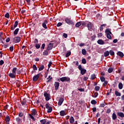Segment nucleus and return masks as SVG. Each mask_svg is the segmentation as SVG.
Wrapping results in <instances>:
<instances>
[{
  "label": "nucleus",
  "mask_w": 124,
  "mask_h": 124,
  "mask_svg": "<svg viewBox=\"0 0 124 124\" xmlns=\"http://www.w3.org/2000/svg\"><path fill=\"white\" fill-rule=\"evenodd\" d=\"M44 96L45 97V99L46 101H49L51 99L50 94L47 93L46 91L44 92Z\"/></svg>",
  "instance_id": "2"
},
{
  "label": "nucleus",
  "mask_w": 124,
  "mask_h": 124,
  "mask_svg": "<svg viewBox=\"0 0 124 124\" xmlns=\"http://www.w3.org/2000/svg\"><path fill=\"white\" fill-rule=\"evenodd\" d=\"M48 23V22L47 20H45L44 21V22L42 23V27L45 29H47V27L46 26V24Z\"/></svg>",
  "instance_id": "11"
},
{
  "label": "nucleus",
  "mask_w": 124,
  "mask_h": 124,
  "mask_svg": "<svg viewBox=\"0 0 124 124\" xmlns=\"http://www.w3.org/2000/svg\"><path fill=\"white\" fill-rule=\"evenodd\" d=\"M40 123H41V124H46V119H42L40 120Z\"/></svg>",
  "instance_id": "30"
},
{
  "label": "nucleus",
  "mask_w": 124,
  "mask_h": 124,
  "mask_svg": "<svg viewBox=\"0 0 124 124\" xmlns=\"http://www.w3.org/2000/svg\"><path fill=\"white\" fill-rule=\"evenodd\" d=\"M62 36H63V37H64L65 38H67V37H68L67 34L65 33H63Z\"/></svg>",
  "instance_id": "58"
},
{
  "label": "nucleus",
  "mask_w": 124,
  "mask_h": 124,
  "mask_svg": "<svg viewBox=\"0 0 124 124\" xmlns=\"http://www.w3.org/2000/svg\"><path fill=\"white\" fill-rule=\"evenodd\" d=\"M41 75V73H40L38 74L37 75L34 76L32 78V81H36L39 79L40 76Z\"/></svg>",
  "instance_id": "7"
},
{
  "label": "nucleus",
  "mask_w": 124,
  "mask_h": 124,
  "mask_svg": "<svg viewBox=\"0 0 124 124\" xmlns=\"http://www.w3.org/2000/svg\"><path fill=\"white\" fill-rule=\"evenodd\" d=\"M109 54L112 57L115 56V52L112 50L109 51Z\"/></svg>",
  "instance_id": "26"
},
{
  "label": "nucleus",
  "mask_w": 124,
  "mask_h": 124,
  "mask_svg": "<svg viewBox=\"0 0 124 124\" xmlns=\"http://www.w3.org/2000/svg\"><path fill=\"white\" fill-rule=\"evenodd\" d=\"M69 122L70 124H73L75 122L74 118L73 116H71L69 119Z\"/></svg>",
  "instance_id": "23"
},
{
  "label": "nucleus",
  "mask_w": 124,
  "mask_h": 124,
  "mask_svg": "<svg viewBox=\"0 0 124 124\" xmlns=\"http://www.w3.org/2000/svg\"><path fill=\"white\" fill-rule=\"evenodd\" d=\"M78 69L80 71V74L82 75H84L87 72V70L82 68L81 65H79L78 66Z\"/></svg>",
  "instance_id": "3"
},
{
  "label": "nucleus",
  "mask_w": 124,
  "mask_h": 124,
  "mask_svg": "<svg viewBox=\"0 0 124 124\" xmlns=\"http://www.w3.org/2000/svg\"><path fill=\"white\" fill-rule=\"evenodd\" d=\"M62 25V23L61 22H59V23H57V27H59Z\"/></svg>",
  "instance_id": "56"
},
{
  "label": "nucleus",
  "mask_w": 124,
  "mask_h": 124,
  "mask_svg": "<svg viewBox=\"0 0 124 124\" xmlns=\"http://www.w3.org/2000/svg\"><path fill=\"white\" fill-rule=\"evenodd\" d=\"M81 53H82V54L83 55H86L87 51H86V50L85 49H82V50H81Z\"/></svg>",
  "instance_id": "35"
},
{
  "label": "nucleus",
  "mask_w": 124,
  "mask_h": 124,
  "mask_svg": "<svg viewBox=\"0 0 124 124\" xmlns=\"http://www.w3.org/2000/svg\"><path fill=\"white\" fill-rule=\"evenodd\" d=\"M111 110L110 108H108L107 110L106 113H109L111 112Z\"/></svg>",
  "instance_id": "59"
},
{
  "label": "nucleus",
  "mask_w": 124,
  "mask_h": 124,
  "mask_svg": "<svg viewBox=\"0 0 124 124\" xmlns=\"http://www.w3.org/2000/svg\"><path fill=\"white\" fill-rule=\"evenodd\" d=\"M12 73L8 74V76L11 78H16V74H20L21 72L20 69H17L16 67H14L13 68Z\"/></svg>",
  "instance_id": "1"
},
{
  "label": "nucleus",
  "mask_w": 124,
  "mask_h": 124,
  "mask_svg": "<svg viewBox=\"0 0 124 124\" xmlns=\"http://www.w3.org/2000/svg\"><path fill=\"white\" fill-rule=\"evenodd\" d=\"M22 106H25L27 105V100L26 98H23L22 101H21Z\"/></svg>",
  "instance_id": "16"
},
{
  "label": "nucleus",
  "mask_w": 124,
  "mask_h": 124,
  "mask_svg": "<svg viewBox=\"0 0 124 124\" xmlns=\"http://www.w3.org/2000/svg\"><path fill=\"white\" fill-rule=\"evenodd\" d=\"M107 38L109 39H112V37L110 35V34H107Z\"/></svg>",
  "instance_id": "52"
},
{
  "label": "nucleus",
  "mask_w": 124,
  "mask_h": 124,
  "mask_svg": "<svg viewBox=\"0 0 124 124\" xmlns=\"http://www.w3.org/2000/svg\"><path fill=\"white\" fill-rule=\"evenodd\" d=\"M97 43L99 44V45H104L105 44V42L104 41L102 40V39H99L97 41Z\"/></svg>",
  "instance_id": "17"
},
{
  "label": "nucleus",
  "mask_w": 124,
  "mask_h": 124,
  "mask_svg": "<svg viewBox=\"0 0 124 124\" xmlns=\"http://www.w3.org/2000/svg\"><path fill=\"white\" fill-rule=\"evenodd\" d=\"M32 68H33V70H38L37 66L35 64L33 65Z\"/></svg>",
  "instance_id": "50"
},
{
  "label": "nucleus",
  "mask_w": 124,
  "mask_h": 124,
  "mask_svg": "<svg viewBox=\"0 0 124 124\" xmlns=\"http://www.w3.org/2000/svg\"><path fill=\"white\" fill-rule=\"evenodd\" d=\"M71 55V52H68L66 53V55H65V57H66V58H68V57H69Z\"/></svg>",
  "instance_id": "44"
},
{
  "label": "nucleus",
  "mask_w": 124,
  "mask_h": 124,
  "mask_svg": "<svg viewBox=\"0 0 124 124\" xmlns=\"http://www.w3.org/2000/svg\"><path fill=\"white\" fill-rule=\"evenodd\" d=\"M117 55L119 56L121 58L124 57V53L122 52H118L117 53Z\"/></svg>",
  "instance_id": "22"
},
{
  "label": "nucleus",
  "mask_w": 124,
  "mask_h": 124,
  "mask_svg": "<svg viewBox=\"0 0 124 124\" xmlns=\"http://www.w3.org/2000/svg\"><path fill=\"white\" fill-rule=\"evenodd\" d=\"M79 91L81 92H84L85 91V90L84 89H78Z\"/></svg>",
  "instance_id": "63"
},
{
  "label": "nucleus",
  "mask_w": 124,
  "mask_h": 124,
  "mask_svg": "<svg viewBox=\"0 0 124 124\" xmlns=\"http://www.w3.org/2000/svg\"><path fill=\"white\" fill-rule=\"evenodd\" d=\"M112 120H113L114 121H115L116 119H117V115H116L115 113H113L112 114Z\"/></svg>",
  "instance_id": "28"
},
{
  "label": "nucleus",
  "mask_w": 124,
  "mask_h": 124,
  "mask_svg": "<svg viewBox=\"0 0 124 124\" xmlns=\"http://www.w3.org/2000/svg\"><path fill=\"white\" fill-rule=\"evenodd\" d=\"M104 83H103V85H104V86H106L108 85V81L105 80V81H104Z\"/></svg>",
  "instance_id": "55"
},
{
  "label": "nucleus",
  "mask_w": 124,
  "mask_h": 124,
  "mask_svg": "<svg viewBox=\"0 0 124 124\" xmlns=\"http://www.w3.org/2000/svg\"><path fill=\"white\" fill-rule=\"evenodd\" d=\"M10 121V116H7L5 118V121L6 122V124H7V123H9Z\"/></svg>",
  "instance_id": "20"
},
{
  "label": "nucleus",
  "mask_w": 124,
  "mask_h": 124,
  "mask_svg": "<svg viewBox=\"0 0 124 124\" xmlns=\"http://www.w3.org/2000/svg\"><path fill=\"white\" fill-rule=\"evenodd\" d=\"M117 1V0H112V1L111 0H109L108 1V5H111L112 3H113V5H115V3Z\"/></svg>",
  "instance_id": "19"
},
{
  "label": "nucleus",
  "mask_w": 124,
  "mask_h": 124,
  "mask_svg": "<svg viewBox=\"0 0 124 124\" xmlns=\"http://www.w3.org/2000/svg\"><path fill=\"white\" fill-rule=\"evenodd\" d=\"M88 21H85V22L84 21H83V22L81 21V25H82V26H84L88 24Z\"/></svg>",
  "instance_id": "40"
},
{
  "label": "nucleus",
  "mask_w": 124,
  "mask_h": 124,
  "mask_svg": "<svg viewBox=\"0 0 124 124\" xmlns=\"http://www.w3.org/2000/svg\"><path fill=\"white\" fill-rule=\"evenodd\" d=\"M117 115L121 118H124V114L123 112H118Z\"/></svg>",
  "instance_id": "24"
},
{
  "label": "nucleus",
  "mask_w": 124,
  "mask_h": 124,
  "mask_svg": "<svg viewBox=\"0 0 124 124\" xmlns=\"http://www.w3.org/2000/svg\"><path fill=\"white\" fill-rule=\"evenodd\" d=\"M81 62H82V63L83 64H86V63H87L86 60L85 59H84V58H83V59H82Z\"/></svg>",
  "instance_id": "47"
},
{
  "label": "nucleus",
  "mask_w": 124,
  "mask_h": 124,
  "mask_svg": "<svg viewBox=\"0 0 124 124\" xmlns=\"http://www.w3.org/2000/svg\"><path fill=\"white\" fill-rule=\"evenodd\" d=\"M21 38L20 37H16L13 39V42L15 43H17L20 42Z\"/></svg>",
  "instance_id": "10"
},
{
  "label": "nucleus",
  "mask_w": 124,
  "mask_h": 124,
  "mask_svg": "<svg viewBox=\"0 0 124 124\" xmlns=\"http://www.w3.org/2000/svg\"><path fill=\"white\" fill-rule=\"evenodd\" d=\"M60 115L61 117H63V116H65L66 112L65 110H61L60 112Z\"/></svg>",
  "instance_id": "15"
},
{
  "label": "nucleus",
  "mask_w": 124,
  "mask_h": 124,
  "mask_svg": "<svg viewBox=\"0 0 124 124\" xmlns=\"http://www.w3.org/2000/svg\"><path fill=\"white\" fill-rule=\"evenodd\" d=\"M52 77H51L50 78L48 79V80L46 81V83H49V82H50L52 80Z\"/></svg>",
  "instance_id": "61"
},
{
  "label": "nucleus",
  "mask_w": 124,
  "mask_h": 124,
  "mask_svg": "<svg viewBox=\"0 0 124 124\" xmlns=\"http://www.w3.org/2000/svg\"><path fill=\"white\" fill-rule=\"evenodd\" d=\"M4 63V62L3 60L0 61V65H2Z\"/></svg>",
  "instance_id": "62"
},
{
  "label": "nucleus",
  "mask_w": 124,
  "mask_h": 124,
  "mask_svg": "<svg viewBox=\"0 0 124 124\" xmlns=\"http://www.w3.org/2000/svg\"><path fill=\"white\" fill-rule=\"evenodd\" d=\"M45 68V66L44 65H42L40 66V67L38 69V71H41L43 70H44V69Z\"/></svg>",
  "instance_id": "31"
},
{
  "label": "nucleus",
  "mask_w": 124,
  "mask_h": 124,
  "mask_svg": "<svg viewBox=\"0 0 124 124\" xmlns=\"http://www.w3.org/2000/svg\"><path fill=\"white\" fill-rule=\"evenodd\" d=\"M93 24L91 22H88V23H87V28H88V30L90 31H92L93 30Z\"/></svg>",
  "instance_id": "6"
},
{
  "label": "nucleus",
  "mask_w": 124,
  "mask_h": 124,
  "mask_svg": "<svg viewBox=\"0 0 124 124\" xmlns=\"http://www.w3.org/2000/svg\"><path fill=\"white\" fill-rule=\"evenodd\" d=\"M36 110L35 109H33L31 110V115H32L33 116H35L36 115Z\"/></svg>",
  "instance_id": "32"
},
{
  "label": "nucleus",
  "mask_w": 124,
  "mask_h": 124,
  "mask_svg": "<svg viewBox=\"0 0 124 124\" xmlns=\"http://www.w3.org/2000/svg\"><path fill=\"white\" fill-rule=\"evenodd\" d=\"M18 22L17 21H16L15 22V23L14 24V27H15V28H16L18 26Z\"/></svg>",
  "instance_id": "45"
},
{
  "label": "nucleus",
  "mask_w": 124,
  "mask_h": 124,
  "mask_svg": "<svg viewBox=\"0 0 124 124\" xmlns=\"http://www.w3.org/2000/svg\"><path fill=\"white\" fill-rule=\"evenodd\" d=\"M63 101H64V99L63 98H60L59 99V101H58V106H62V105L63 103Z\"/></svg>",
  "instance_id": "12"
},
{
  "label": "nucleus",
  "mask_w": 124,
  "mask_h": 124,
  "mask_svg": "<svg viewBox=\"0 0 124 124\" xmlns=\"http://www.w3.org/2000/svg\"><path fill=\"white\" fill-rule=\"evenodd\" d=\"M35 47L36 49H39L41 47V45L40 44H36L35 45Z\"/></svg>",
  "instance_id": "43"
},
{
  "label": "nucleus",
  "mask_w": 124,
  "mask_h": 124,
  "mask_svg": "<svg viewBox=\"0 0 124 124\" xmlns=\"http://www.w3.org/2000/svg\"><path fill=\"white\" fill-rule=\"evenodd\" d=\"M123 83H119V85H118V88L119 89H123Z\"/></svg>",
  "instance_id": "39"
},
{
  "label": "nucleus",
  "mask_w": 124,
  "mask_h": 124,
  "mask_svg": "<svg viewBox=\"0 0 124 124\" xmlns=\"http://www.w3.org/2000/svg\"><path fill=\"white\" fill-rule=\"evenodd\" d=\"M81 24H82V21L78 22L76 23L75 27L76 28H78L79 27H80L81 25Z\"/></svg>",
  "instance_id": "27"
},
{
  "label": "nucleus",
  "mask_w": 124,
  "mask_h": 124,
  "mask_svg": "<svg viewBox=\"0 0 124 124\" xmlns=\"http://www.w3.org/2000/svg\"><path fill=\"white\" fill-rule=\"evenodd\" d=\"M29 116L30 118H31V120H32V121H33L34 122V121H35L34 117L31 114H29Z\"/></svg>",
  "instance_id": "46"
},
{
  "label": "nucleus",
  "mask_w": 124,
  "mask_h": 124,
  "mask_svg": "<svg viewBox=\"0 0 124 124\" xmlns=\"http://www.w3.org/2000/svg\"><path fill=\"white\" fill-rule=\"evenodd\" d=\"M113 70H114V69L113 68L111 67V68H109L108 69V72L109 73H111L113 72Z\"/></svg>",
  "instance_id": "33"
},
{
  "label": "nucleus",
  "mask_w": 124,
  "mask_h": 124,
  "mask_svg": "<svg viewBox=\"0 0 124 124\" xmlns=\"http://www.w3.org/2000/svg\"><path fill=\"white\" fill-rule=\"evenodd\" d=\"M16 121L18 124H20V123H22V119H21L19 117H16Z\"/></svg>",
  "instance_id": "21"
},
{
  "label": "nucleus",
  "mask_w": 124,
  "mask_h": 124,
  "mask_svg": "<svg viewBox=\"0 0 124 124\" xmlns=\"http://www.w3.org/2000/svg\"><path fill=\"white\" fill-rule=\"evenodd\" d=\"M45 46H46V44H42L41 47V50L43 51V50L45 49Z\"/></svg>",
  "instance_id": "37"
},
{
  "label": "nucleus",
  "mask_w": 124,
  "mask_h": 124,
  "mask_svg": "<svg viewBox=\"0 0 124 124\" xmlns=\"http://www.w3.org/2000/svg\"><path fill=\"white\" fill-rule=\"evenodd\" d=\"M96 38V34H94L93 36H92L91 37V40H92V41H95Z\"/></svg>",
  "instance_id": "36"
},
{
  "label": "nucleus",
  "mask_w": 124,
  "mask_h": 124,
  "mask_svg": "<svg viewBox=\"0 0 124 124\" xmlns=\"http://www.w3.org/2000/svg\"><path fill=\"white\" fill-rule=\"evenodd\" d=\"M49 105H50L49 103L46 104V108L47 109V113H51L53 110L52 107H50Z\"/></svg>",
  "instance_id": "4"
},
{
  "label": "nucleus",
  "mask_w": 124,
  "mask_h": 124,
  "mask_svg": "<svg viewBox=\"0 0 124 124\" xmlns=\"http://www.w3.org/2000/svg\"><path fill=\"white\" fill-rule=\"evenodd\" d=\"M23 112H19L18 114V117H23Z\"/></svg>",
  "instance_id": "60"
},
{
  "label": "nucleus",
  "mask_w": 124,
  "mask_h": 124,
  "mask_svg": "<svg viewBox=\"0 0 124 124\" xmlns=\"http://www.w3.org/2000/svg\"><path fill=\"white\" fill-rule=\"evenodd\" d=\"M96 78V76L95 74H93L91 75V79H94Z\"/></svg>",
  "instance_id": "53"
},
{
  "label": "nucleus",
  "mask_w": 124,
  "mask_h": 124,
  "mask_svg": "<svg viewBox=\"0 0 124 124\" xmlns=\"http://www.w3.org/2000/svg\"><path fill=\"white\" fill-rule=\"evenodd\" d=\"M39 42V41L37 39H34V43L35 44H38Z\"/></svg>",
  "instance_id": "57"
},
{
  "label": "nucleus",
  "mask_w": 124,
  "mask_h": 124,
  "mask_svg": "<svg viewBox=\"0 0 124 124\" xmlns=\"http://www.w3.org/2000/svg\"><path fill=\"white\" fill-rule=\"evenodd\" d=\"M84 81H86L88 79V77H84L83 78Z\"/></svg>",
  "instance_id": "64"
},
{
  "label": "nucleus",
  "mask_w": 124,
  "mask_h": 124,
  "mask_svg": "<svg viewBox=\"0 0 124 124\" xmlns=\"http://www.w3.org/2000/svg\"><path fill=\"white\" fill-rule=\"evenodd\" d=\"M111 29H107L105 31V33L106 34H112V32H111Z\"/></svg>",
  "instance_id": "14"
},
{
  "label": "nucleus",
  "mask_w": 124,
  "mask_h": 124,
  "mask_svg": "<svg viewBox=\"0 0 124 124\" xmlns=\"http://www.w3.org/2000/svg\"><path fill=\"white\" fill-rule=\"evenodd\" d=\"M48 54H49V52H48V50H44V51L43 53V55L44 56H47V55H48Z\"/></svg>",
  "instance_id": "25"
},
{
  "label": "nucleus",
  "mask_w": 124,
  "mask_h": 124,
  "mask_svg": "<svg viewBox=\"0 0 124 124\" xmlns=\"http://www.w3.org/2000/svg\"><path fill=\"white\" fill-rule=\"evenodd\" d=\"M100 80H101L102 82L105 81H106V78H104V77H101L100 78Z\"/></svg>",
  "instance_id": "48"
},
{
  "label": "nucleus",
  "mask_w": 124,
  "mask_h": 124,
  "mask_svg": "<svg viewBox=\"0 0 124 124\" xmlns=\"http://www.w3.org/2000/svg\"><path fill=\"white\" fill-rule=\"evenodd\" d=\"M54 87H55V90H58L59 87H60V83L58 82H55Z\"/></svg>",
  "instance_id": "13"
},
{
  "label": "nucleus",
  "mask_w": 124,
  "mask_h": 124,
  "mask_svg": "<svg viewBox=\"0 0 124 124\" xmlns=\"http://www.w3.org/2000/svg\"><path fill=\"white\" fill-rule=\"evenodd\" d=\"M52 64V62L51 61L49 62L48 64V69L47 71H48L49 68H50L51 65Z\"/></svg>",
  "instance_id": "41"
},
{
  "label": "nucleus",
  "mask_w": 124,
  "mask_h": 124,
  "mask_svg": "<svg viewBox=\"0 0 124 124\" xmlns=\"http://www.w3.org/2000/svg\"><path fill=\"white\" fill-rule=\"evenodd\" d=\"M19 28H17V29H16L15 31H14V35H17L18 34V32H19Z\"/></svg>",
  "instance_id": "18"
},
{
  "label": "nucleus",
  "mask_w": 124,
  "mask_h": 124,
  "mask_svg": "<svg viewBox=\"0 0 124 124\" xmlns=\"http://www.w3.org/2000/svg\"><path fill=\"white\" fill-rule=\"evenodd\" d=\"M65 22L68 24V25H72V26H74V22L70 20V19H68V18H66L65 19Z\"/></svg>",
  "instance_id": "5"
},
{
  "label": "nucleus",
  "mask_w": 124,
  "mask_h": 124,
  "mask_svg": "<svg viewBox=\"0 0 124 124\" xmlns=\"http://www.w3.org/2000/svg\"><path fill=\"white\" fill-rule=\"evenodd\" d=\"M100 87L98 86H97L95 87V90L96 91H98L100 90Z\"/></svg>",
  "instance_id": "51"
},
{
  "label": "nucleus",
  "mask_w": 124,
  "mask_h": 124,
  "mask_svg": "<svg viewBox=\"0 0 124 124\" xmlns=\"http://www.w3.org/2000/svg\"><path fill=\"white\" fill-rule=\"evenodd\" d=\"M4 17H5V18H9L10 17V15H9V13H7L5 15Z\"/></svg>",
  "instance_id": "49"
},
{
  "label": "nucleus",
  "mask_w": 124,
  "mask_h": 124,
  "mask_svg": "<svg viewBox=\"0 0 124 124\" xmlns=\"http://www.w3.org/2000/svg\"><path fill=\"white\" fill-rule=\"evenodd\" d=\"M109 55V52L108 51H106L104 52V56L105 57H108Z\"/></svg>",
  "instance_id": "29"
},
{
  "label": "nucleus",
  "mask_w": 124,
  "mask_h": 124,
  "mask_svg": "<svg viewBox=\"0 0 124 124\" xmlns=\"http://www.w3.org/2000/svg\"><path fill=\"white\" fill-rule=\"evenodd\" d=\"M9 49L10 52H13L14 50V46H11V47H10Z\"/></svg>",
  "instance_id": "54"
},
{
  "label": "nucleus",
  "mask_w": 124,
  "mask_h": 124,
  "mask_svg": "<svg viewBox=\"0 0 124 124\" xmlns=\"http://www.w3.org/2000/svg\"><path fill=\"white\" fill-rule=\"evenodd\" d=\"M99 95L98 93L96 92L95 93H94V94L93 95V97L94 98H96Z\"/></svg>",
  "instance_id": "38"
},
{
  "label": "nucleus",
  "mask_w": 124,
  "mask_h": 124,
  "mask_svg": "<svg viewBox=\"0 0 124 124\" xmlns=\"http://www.w3.org/2000/svg\"><path fill=\"white\" fill-rule=\"evenodd\" d=\"M91 103L93 105H96L97 104V101L95 100H92Z\"/></svg>",
  "instance_id": "42"
},
{
  "label": "nucleus",
  "mask_w": 124,
  "mask_h": 124,
  "mask_svg": "<svg viewBox=\"0 0 124 124\" xmlns=\"http://www.w3.org/2000/svg\"><path fill=\"white\" fill-rule=\"evenodd\" d=\"M53 46H54V44L49 43L47 46L46 50L47 51H50L53 49Z\"/></svg>",
  "instance_id": "9"
},
{
  "label": "nucleus",
  "mask_w": 124,
  "mask_h": 124,
  "mask_svg": "<svg viewBox=\"0 0 124 124\" xmlns=\"http://www.w3.org/2000/svg\"><path fill=\"white\" fill-rule=\"evenodd\" d=\"M60 80L62 82H68L70 80V78L68 77H62L60 78Z\"/></svg>",
  "instance_id": "8"
},
{
  "label": "nucleus",
  "mask_w": 124,
  "mask_h": 124,
  "mask_svg": "<svg viewBox=\"0 0 124 124\" xmlns=\"http://www.w3.org/2000/svg\"><path fill=\"white\" fill-rule=\"evenodd\" d=\"M115 94L116 96H121V93L118 92L117 91H115Z\"/></svg>",
  "instance_id": "34"
}]
</instances>
